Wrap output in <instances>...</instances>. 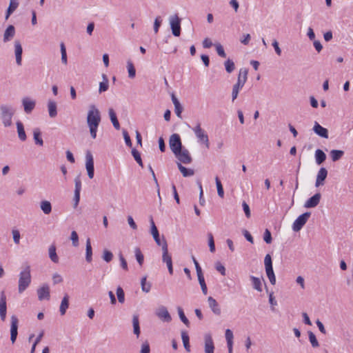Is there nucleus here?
<instances>
[{
    "instance_id": "f257e3e1",
    "label": "nucleus",
    "mask_w": 353,
    "mask_h": 353,
    "mask_svg": "<svg viewBox=\"0 0 353 353\" xmlns=\"http://www.w3.org/2000/svg\"><path fill=\"white\" fill-rule=\"evenodd\" d=\"M101 119V114L99 109L94 105H90L87 115V124L92 139H96L97 137V132Z\"/></svg>"
},
{
    "instance_id": "f03ea898",
    "label": "nucleus",
    "mask_w": 353,
    "mask_h": 353,
    "mask_svg": "<svg viewBox=\"0 0 353 353\" xmlns=\"http://www.w3.org/2000/svg\"><path fill=\"white\" fill-rule=\"evenodd\" d=\"M31 283L30 267L27 265L19 274L18 292L23 293Z\"/></svg>"
},
{
    "instance_id": "7ed1b4c3",
    "label": "nucleus",
    "mask_w": 353,
    "mask_h": 353,
    "mask_svg": "<svg viewBox=\"0 0 353 353\" xmlns=\"http://www.w3.org/2000/svg\"><path fill=\"white\" fill-rule=\"evenodd\" d=\"M14 108L8 105H0V118L5 127H9L12 125V118L14 114Z\"/></svg>"
},
{
    "instance_id": "20e7f679",
    "label": "nucleus",
    "mask_w": 353,
    "mask_h": 353,
    "mask_svg": "<svg viewBox=\"0 0 353 353\" xmlns=\"http://www.w3.org/2000/svg\"><path fill=\"white\" fill-rule=\"evenodd\" d=\"M265 272L272 285L276 283V276L272 267V261L270 254H268L264 259Z\"/></svg>"
},
{
    "instance_id": "39448f33",
    "label": "nucleus",
    "mask_w": 353,
    "mask_h": 353,
    "mask_svg": "<svg viewBox=\"0 0 353 353\" xmlns=\"http://www.w3.org/2000/svg\"><path fill=\"white\" fill-rule=\"evenodd\" d=\"M162 261L165 263L168 269V272L170 274H173V266L172 256L168 252V243L165 239L163 238V242L162 244Z\"/></svg>"
},
{
    "instance_id": "423d86ee",
    "label": "nucleus",
    "mask_w": 353,
    "mask_h": 353,
    "mask_svg": "<svg viewBox=\"0 0 353 353\" xmlns=\"http://www.w3.org/2000/svg\"><path fill=\"white\" fill-rule=\"evenodd\" d=\"M170 150L174 154H177L178 151L183 147L182 145L181 137L178 134H173L170 136L169 140Z\"/></svg>"
},
{
    "instance_id": "0eeeda50",
    "label": "nucleus",
    "mask_w": 353,
    "mask_h": 353,
    "mask_svg": "<svg viewBox=\"0 0 353 353\" xmlns=\"http://www.w3.org/2000/svg\"><path fill=\"white\" fill-rule=\"evenodd\" d=\"M311 216V212H306L297 217L292 225V230L299 232L304 226Z\"/></svg>"
},
{
    "instance_id": "6e6552de",
    "label": "nucleus",
    "mask_w": 353,
    "mask_h": 353,
    "mask_svg": "<svg viewBox=\"0 0 353 353\" xmlns=\"http://www.w3.org/2000/svg\"><path fill=\"white\" fill-rule=\"evenodd\" d=\"M192 130L199 141L203 143L207 148H209L210 143L208 136L201 128V124L198 123Z\"/></svg>"
},
{
    "instance_id": "1a4fd4ad",
    "label": "nucleus",
    "mask_w": 353,
    "mask_h": 353,
    "mask_svg": "<svg viewBox=\"0 0 353 353\" xmlns=\"http://www.w3.org/2000/svg\"><path fill=\"white\" fill-rule=\"evenodd\" d=\"M170 28L174 37H179L181 34V19L177 14L170 17Z\"/></svg>"
},
{
    "instance_id": "9d476101",
    "label": "nucleus",
    "mask_w": 353,
    "mask_h": 353,
    "mask_svg": "<svg viewBox=\"0 0 353 353\" xmlns=\"http://www.w3.org/2000/svg\"><path fill=\"white\" fill-rule=\"evenodd\" d=\"M85 168L88 177L92 179L94 175V159L92 153L88 151L85 154Z\"/></svg>"
},
{
    "instance_id": "9b49d317",
    "label": "nucleus",
    "mask_w": 353,
    "mask_h": 353,
    "mask_svg": "<svg viewBox=\"0 0 353 353\" xmlns=\"http://www.w3.org/2000/svg\"><path fill=\"white\" fill-rule=\"evenodd\" d=\"M174 155L181 163L189 164L192 161V158L191 157L189 151L185 148L181 149V150L178 151L177 154Z\"/></svg>"
},
{
    "instance_id": "f8f14e48",
    "label": "nucleus",
    "mask_w": 353,
    "mask_h": 353,
    "mask_svg": "<svg viewBox=\"0 0 353 353\" xmlns=\"http://www.w3.org/2000/svg\"><path fill=\"white\" fill-rule=\"evenodd\" d=\"M155 314L163 322L169 323L172 321L171 315L166 307L163 305H161L157 309Z\"/></svg>"
},
{
    "instance_id": "ddd939ff",
    "label": "nucleus",
    "mask_w": 353,
    "mask_h": 353,
    "mask_svg": "<svg viewBox=\"0 0 353 353\" xmlns=\"http://www.w3.org/2000/svg\"><path fill=\"white\" fill-rule=\"evenodd\" d=\"M18 324L19 320L14 315L11 316V326H10V340L14 343L18 335Z\"/></svg>"
},
{
    "instance_id": "4468645a",
    "label": "nucleus",
    "mask_w": 353,
    "mask_h": 353,
    "mask_svg": "<svg viewBox=\"0 0 353 353\" xmlns=\"http://www.w3.org/2000/svg\"><path fill=\"white\" fill-rule=\"evenodd\" d=\"M321 199V194L319 192L316 193L312 196L309 198L304 204L305 208H313L316 207Z\"/></svg>"
},
{
    "instance_id": "2eb2a0df",
    "label": "nucleus",
    "mask_w": 353,
    "mask_h": 353,
    "mask_svg": "<svg viewBox=\"0 0 353 353\" xmlns=\"http://www.w3.org/2000/svg\"><path fill=\"white\" fill-rule=\"evenodd\" d=\"M7 305H6V296L4 291L1 292L0 296V318L1 321H4L6 318Z\"/></svg>"
},
{
    "instance_id": "dca6fc26",
    "label": "nucleus",
    "mask_w": 353,
    "mask_h": 353,
    "mask_svg": "<svg viewBox=\"0 0 353 353\" xmlns=\"http://www.w3.org/2000/svg\"><path fill=\"white\" fill-rule=\"evenodd\" d=\"M37 295L39 301L44 299L49 300L50 297V288L48 285L44 284L43 286L37 289Z\"/></svg>"
},
{
    "instance_id": "f3484780",
    "label": "nucleus",
    "mask_w": 353,
    "mask_h": 353,
    "mask_svg": "<svg viewBox=\"0 0 353 353\" xmlns=\"http://www.w3.org/2000/svg\"><path fill=\"white\" fill-rule=\"evenodd\" d=\"M327 176V170L325 168H321L317 173L315 186L319 187L324 184V181Z\"/></svg>"
},
{
    "instance_id": "a211bd4d",
    "label": "nucleus",
    "mask_w": 353,
    "mask_h": 353,
    "mask_svg": "<svg viewBox=\"0 0 353 353\" xmlns=\"http://www.w3.org/2000/svg\"><path fill=\"white\" fill-rule=\"evenodd\" d=\"M14 53L16 57V63L18 65H21L23 48L21 42L19 40L14 41Z\"/></svg>"
},
{
    "instance_id": "6ab92c4d",
    "label": "nucleus",
    "mask_w": 353,
    "mask_h": 353,
    "mask_svg": "<svg viewBox=\"0 0 353 353\" xmlns=\"http://www.w3.org/2000/svg\"><path fill=\"white\" fill-rule=\"evenodd\" d=\"M313 131L322 138L327 139L329 137L327 129L321 126L317 121L314 122Z\"/></svg>"
},
{
    "instance_id": "aec40b11",
    "label": "nucleus",
    "mask_w": 353,
    "mask_h": 353,
    "mask_svg": "<svg viewBox=\"0 0 353 353\" xmlns=\"http://www.w3.org/2000/svg\"><path fill=\"white\" fill-rule=\"evenodd\" d=\"M16 31L15 28L13 25H9L4 31L3 41L4 43H7L11 41Z\"/></svg>"
},
{
    "instance_id": "412c9836",
    "label": "nucleus",
    "mask_w": 353,
    "mask_h": 353,
    "mask_svg": "<svg viewBox=\"0 0 353 353\" xmlns=\"http://www.w3.org/2000/svg\"><path fill=\"white\" fill-rule=\"evenodd\" d=\"M22 104L26 113L30 114L34 110L36 102L28 97H25L22 99Z\"/></svg>"
},
{
    "instance_id": "4be33fe9",
    "label": "nucleus",
    "mask_w": 353,
    "mask_h": 353,
    "mask_svg": "<svg viewBox=\"0 0 353 353\" xmlns=\"http://www.w3.org/2000/svg\"><path fill=\"white\" fill-rule=\"evenodd\" d=\"M214 345L210 334L205 335V353H214Z\"/></svg>"
},
{
    "instance_id": "5701e85b",
    "label": "nucleus",
    "mask_w": 353,
    "mask_h": 353,
    "mask_svg": "<svg viewBox=\"0 0 353 353\" xmlns=\"http://www.w3.org/2000/svg\"><path fill=\"white\" fill-rule=\"evenodd\" d=\"M209 307L212 310V312L216 315H220L221 313V308L217 301L212 296H209L208 299Z\"/></svg>"
},
{
    "instance_id": "b1692460",
    "label": "nucleus",
    "mask_w": 353,
    "mask_h": 353,
    "mask_svg": "<svg viewBox=\"0 0 353 353\" xmlns=\"http://www.w3.org/2000/svg\"><path fill=\"white\" fill-rule=\"evenodd\" d=\"M248 69L246 68H241L238 75L237 82L240 85L243 86L247 81Z\"/></svg>"
},
{
    "instance_id": "393cba45",
    "label": "nucleus",
    "mask_w": 353,
    "mask_h": 353,
    "mask_svg": "<svg viewBox=\"0 0 353 353\" xmlns=\"http://www.w3.org/2000/svg\"><path fill=\"white\" fill-rule=\"evenodd\" d=\"M16 125L19 139L21 141H25L27 139V136L24 130L23 124L20 121H18Z\"/></svg>"
},
{
    "instance_id": "a878e982",
    "label": "nucleus",
    "mask_w": 353,
    "mask_h": 353,
    "mask_svg": "<svg viewBox=\"0 0 353 353\" xmlns=\"http://www.w3.org/2000/svg\"><path fill=\"white\" fill-rule=\"evenodd\" d=\"M48 109L50 117L54 118L57 115V107L55 101L50 100L48 103Z\"/></svg>"
},
{
    "instance_id": "bb28decb",
    "label": "nucleus",
    "mask_w": 353,
    "mask_h": 353,
    "mask_svg": "<svg viewBox=\"0 0 353 353\" xmlns=\"http://www.w3.org/2000/svg\"><path fill=\"white\" fill-rule=\"evenodd\" d=\"M315 160L317 165H321L326 159L325 153L321 149L315 151Z\"/></svg>"
},
{
    "instance_id": "cd10ccee",
    "label": "nucleus",
    "mask_w": 353,
    "mask_h": 353,
    "mask_svg": "<svg viewBox=\"0 0 353 353\" xmlns=\"http://www.w3.org/2000/svg\"><path fill=\"white\" fill-rule=\"evenodd\" d=\"M109 117L110 119L111 122L112 123L113 126L115 129L119 130L120 129V124L117 119V114L114 112V110L112 108H110L108 110Z\"/></svg>"
},
{
    "instance_id": "c85d7f7f",
    "label": "nucleus",
    "mask_w": 353,
    "mask_h": 353,
    "mask_svg": "<svg viewBox=\"0 0 353 353\" xmlns=\"http://www.w3.org/2000/svg\"><path fill=\"white\" fill-rule=\"evenodd\" d=\"M85 260L88 263H90L92 260V248L90 243V239L89 238L86 241Z\"/></svg>"
},
{
    "instance_id": "c756f323",
    "label": "nucleus",
    "mask_w": 353,
    "mask_h": 353,
    "mask_svg": "<svg viewBox=\"0 0 353 353\" xmlns=\"http://www.w3.org/2000/svg\"><path fill=\"white\" fill-rule=\"evenodd\" d=\"M68 307H69V296L66 294L63 296V298L61 301V305H60V307H59V311H60V313L61 315H64L65 314L66 310L68 308Z\"/></svg>"
},
{
    "instance_id": "7c9ffc66",
    "label": "nucleus",
    "mask_w": 353,
    "mask_h": 353,
    "mask_svg": "<svg viewBox=\"0 0 353 353\" xmlns=\"http://www.w3.org/2000/svg\"><path fill=\"white\" fill-rule=\"evenodd\" d=\"M250 279L252 281V288L258 292H262V281L261 279L254 276H250Z\"/></svg>"
},
{
    "instance_id": "2f4dec72",
    "label": "nucleus",
    "mask_w": 353,
    "mask_h": 353,
    "mask_svg": "<svg viewBox=\"0 0 353 353\" xmlns=\"http://www.w3.org/2000/svg\"><path fill=\"white\" fill-rule=\"evenodd\" d=\"M177 166L184 177L191 176L194 174V170L184 167L181 163H177Z\"/></svg>"
},
{
    "instance_id": "473e14b6",
    "label": "nucleus",
    "mask_w": 353,
    "mask_h": 353,
    "mask_svg": "<svg viewBox=\"0 0 353 353\" xmlns=\"http://www.w3.org/2000/svg\"><path fill=\"white\" fill-rule=\"evenodd\" d=\"M49 257L51 261L55 263L59 262V257L57 254L56 252V246L54 245H51L48 249Z\"/></svg>"
},
{
    "instance_id": "72a5a7b5",
    "label": "nucleus",
    "mask_w": 353,
    "mask_h": 353,
    "mask_svg": "<svg viewBox=\"0 0 353 353\" xmlns=\"http://www.w3.org/2000/svg\"><path fill=\"white\" fill-rule=\"evenodd\" d=\"M40 208L45 214H49L52 212V205L48 201H41Z\"/></svg>"
},
{
    "instance_id": "f704fd0d",
    "label": "nucleus",
    "mask_w": 353,
    "mask_h": 353,
    "mask_svg": "<svg viewBox=\"0 0 353 353\" xmlns=\"http://www.w3.org/2000/svg\"><path fill=\"white\" fill-rule=\"evenodd\" d=\"M102 78H103V81L99 83V93L105 92L106 90H108V89L109 88L108 79V77L106 76V74H103Z\"/></svg>"
},
{
    "instance_id": "c9c22d12",
    "label": "nucleus",
    "mask_w": 353,
    "mask_h": 353,
    "mask_svg": "<svg viewBox=\"0 0 353 353\" xmlns=\"http://www.w3.org/2000/svg\"><path fill=\"white\" fill-rule=\"evenodd\" d=\"M41 131L39 128H35L33 131V137L34 142L37 145L42 146L43 145V141L41 137Z\"/></svg>"
},
{
    "instance_id": "e433bc0d",
    "label": "nucleus",
    "mask_w": 353,
    "mask_h": 353,
    "mask_svg": "<svg viewBox=\"0 0 353 353\" xmlns=\"http://www.w3.org/2000/svg\"><path fill=\"white\" fill-rule=\"evenodd\" d=\"M133 332L137 336L140 334V326L138 315H134L132 318Z\"/></svg>"
},
{
    "instance_id": "4c0bfd02",
    "label": "nucleus",
    "mask_w": 353,
    "mask_h": 353,
    "mask_svg": "<svg viewBox=\"0 0 353 353\" xmlns=\"http://www.w3.org/2000/svg\"><path fill=\"white\" fill-rule=\"evenodd\" d=\"M344 154V152L340 150H332L330 152V157L333 161H337L342 158Z\"/></svg>"
},
{
    "instance_id": "58836bf2",
    "label": "nucleus",
    "mask_w": 353,
    "mask_h": 353,
    "mask_svg": "<svg viewBox=\"0 0 353 353\" xmlns=\"http://www.w3.org/2000/svg\"><path fill=\"white\" fill-rule=\"evenodd\" d=\"M181 339L183 341L184 348L185 349V350L187 352H190V338L186 332L183 331L181 332Z\"/></svg>"
},
{
    "instance_id": "ea45409f",
    "label": "nucleus",
    "mask_w": 353,
    "mask_h": 353,
    "mask_svg": "<svg viewBox=\"0 0 353 353\" xmlns=\"http://www.w3.org/2000/svg\"><path fill=\"white\" fill-rule=\"evenodd\" d=\"M197 276H198V280H199V284L201 285V290H202L203 293L204 294H207L208 288H207V285H206L203 273L198 274Z\"/></svg>"
},
{
    "instance_id": "a19ab883",
    "label": "nucleus",
    "mask_w": 353,
    "mask_h": 353,
    "mask_svg": "<svg viewBox=\"0 0 353 353\" xmlns=\"http://www.w3.org/2000/svg\"><path fill=\"white\" fill-rule=\"evenodd\" d=\"M127 68L128 72V77L130 79H133L136 75V70L135 68L131 61H128L127 63Z\"/></svg>"
},
{
    "instance_id": "79ce46f5",
    "label": "nucleus",
    "mask_w": 353,
    "mask_h": 353,
    "mask_svg": "<svg viewBox=\"0 0 353 353\" xmlns=\"http://www.w3.org/2000/svg\"><path fill=\"white\" fill-rule=\"evenodd\" d=\"M178 314L181 321L187 326L189 327L190 321L188 318L185 316L183 310L181 307H177Z\"/></svg>"
},
{
    "instance_id": "37998d69",
    "label": "nucleus",
    "mask_w": 353,
    "mask_h": 353,
    "mask_svg": "<svg viewBox=\"0 0 353 353\" xmlns=\"http://www.w3.org/2000/svg\"><path fill=\"white\" fill-rule=\"evenodd\" d=\"M132 155L133 156L134 160L137 161V163L141 166V167H143V161H142V159H141V154L140 152L136 150L135 148H133L132 150Z\"/></svg>"
},
{
    "instance_id": "c03bdc74",
    "label": "nucleus",
    "mask_w": 353,
    "mask_h": 353,
    "mask_svg": "<svg viewBox=\"0 0 353 353\" xmlns=\"http://www.w3.org/2000/svg\"><path fill=\"white\" fill-rule=\"evenodd\" d=\"M225 70L228 73L232 72L235 69V65L232 60L228 59L224 63Z\"/></svg>"
},
{
    "instance_id": "a18cd8bd",
    "label": "nucleus",
    "mask_w": 353,
    "mask_h": 353,
    "mask_svg": "<svg viewBox=\"0 0 353 353\" xmlns=\"http://www.w3.org/2000/svg\"><path fill=\"white\" fill-rule=\"evenodd\" d=\"M134 253L138 263L141 266L143 263L144 256L139 248H135Z\"/></svg>"
},
{
    "instance_id": "49530a36",
    "label": "nucleus",
    "mask_w": 353,
    "mask_h": 353,
    "mask_svg": "<svg viewBox=\"0 0 353 353\" xmlns=\"http://www.w3.org/2000/svg\"><path fill=\"white\" fill-rule=\"evenodd\" d=\"M225 339L227 341V345L228 346L233 345L234 336H233V332H232V330L230 329H227L225 330Z\"/></svg>"
},
{
    "instance_id": "de8ad7c7",
    "label": "nucleus",
    "mask_w": 353,
    "mask_h": 353,
    "mask_svg": "<svg viewBox=\"0 0 353 353\" xmlns=\"http://www.w3.org/2000/svg\"><path fill=\"white\" fill-rule=\"evenodd\" d=\"M243 86L240 85L239 83H235L232 87V101H234L238 97L239 90L243 88Z\"/></svg>"
},
{
    "instance_id": "09e8293b",
    "label": "nucleus",
    "mask_w": 353,
    "mask_h": 353,
    "mask_svg": "<svg viewBox=\"0 0 353 353\" xmlns=\"http://www.w3.org/2000/svg\"><path fill=\"white\" fill-rule=\"evenodd\" d=\"M215 181H216V188H217L218 195L221 198H223L224 196V190H223L222 183L218 176H216L215 178Z\"/></svg>"
},
{
    "instance_id": "8fccbe9b",
    "label": "nucleus",
    "mask_w": 353,
    "mask_h": 353,
    "mask_svg": "<svg viewBox=\"0 0 353 353\" xmlns=\"http://www.w3.org/2000/svg\"><path fill=\"white\" fill-rule=\"evenodd\" d=\"M308 336L310 342L311 343V345L313 347H317L319 346V343L316 339V337L312 332H308Z\"/></svg>"
},
{
    "instance_id": "3c124183",
    "label": "nucleus",
    "mask_w": 353,
    "mask_h": 353,
    "mask_svg": "<svg viewBox=\"0 0 353 353\" xmlns=\"http://www.w3.org/2000/svg\"><path fill=\"white\" fill-rule=\"evenodd\" d=\"M117 296L119 302L123 303L125 301V293L122 288L120 286L117 288Z\"/></svg>"
},
{
    "instance_id": "603ef678",
    "label": "nucleus",
    "mask_w": 353,
    "mask_h": 353,
    "mask_svg": "<svg viewBox=\"0 0 353 353\" xmlns=\"http://www.w3.org/2000/svg\"><path fill=\"white\" fill-rule=\"evenodd\" d=\"M214 46L216 48V50L218 55L221 57L225 58L226 54L225 52V50H224L222 45L219 43H217L214 44Z\"/></svg>"
},
{
    "instance_id": "864d4df0",
    "label": "nucleus",
    "mask_w": 353,
    "mask_h": 353,
    "mask_svg": "<svg viewBox=\"0 0 353 353\" xmlns=\"http://www.w3.org/2000/svg\"><path fill=\"white\" fill-rule=\"evenodd\" d=\"M208 245L210 248V251L211 252H215V244H214V236L212 233H208Z\"/></svg>"
},
{
    "instance_id": "5fc2aeb1",
    "label": "nucleus",
    "mask_w": 353,
    "mask_h": 353,
    "mask_svg": "<svg viewBox=\"0 0 353 353\" xmlns=\"http://www.w3.org/2000/svg\"><path fill=\"white\" fill-rule=\"evenodd\" d=\"M61 47V61L64 64H67L68 59H67V53H66V49L65 47V45L63 43H61L60 45Z\"/></svg>"
},
{
    "instance_id": "6e6d98bb",
    "label": "nucleus",
    "mask_w": 353,
    "mask_h": 353,
    "mask_svg": "<svg viewBox=\"0 0 353 353\" xmlns=\"http://www.w3.org/2000/svg\"><path fill=\"white\" fill-rule=\"evenodd\" d=\"M75 189L74 192H81V175L79 174L74 179Z\"/></svg>"
},
{
    "instance_id": "4d7b16f0",
    "label": "nucleus",
    "mask_w": 353,
    "mask_h": 353,
    "mask_svg": "<svg viewBox=\"0 0 353 353\" xmlns=\"http://www.w3.org/2000/svg\"><path fill=\"white\" fill-rule=\"evenodd\" d=\"M150 226H151L150 227L151 234L152 235V236H157V234H159V230H158L157 226L155 225V223L152 217L150 218Z\"/></svg>"
},
{
    "instance_id": "13d9d810",
    "label": "nucleus",
    "mask_w": 353,
    "mask_h": 353,
    "mask_svg": "<svg viewBox=\"0 0 353 353\" xmlns=\"http://www.w3.org/2000/svg\"><path fill=\"white\" fill-rule=\"evenodd\" d=\"M123 138H124L125 144L128 147L131 148L132 145V141H131L130 137L128 131L125 129L123 130Z\"/></svg>"
},
{
    "instance_id": "bf43d9fd",
    "label": "nucleus",
    "mask_w": 353,
    "mask_h": 353,
    "mask_svg": "<svg viewBox=\"0 0 353 353\" xmlns=\"http://www.w3.org/2000/svg\"><path fill=\"white\" fill-rule=\"evenodd\" d=\"M70 239L72 241V245L74 247H77L79 245V236L75 231H72L71 233Z\"/></svg>"
},
{
    "instance_id": "052dcab7",
    "label": "nucleus",
    "mask_w": 353,
    "mask_h": 353,
    "mask_svg": "<svg viewBox=\"0 0 353 353\" xmlns=\"http://www.w3.org/2000/svg\"><path fill=\"white\" fill-rule=\"evenodd\" d=\"M263 240L268 244H270L272 243V234H271V232H270V230L268 229H266L265 230V232L263 234Z\"/></svg>"
},
{
    "instance_id": "680f3d73",
    "label": "nucleus",
    "mask_w": 353,
    "mask_h": 353,
    "mask_svg": "<svg viewBox=\"0 0 353 353\" xmlns=\"http://www.w3.org/2000/svg\"><path fill=\"white\" fill-rule=\"evenodd\" d=\"M162 19L160 16L157 17L154 22V31L155 33L159 32V29L161 25Z\"/></svg>"
},
{
    "instance_id": "e2e57ef3",
    "label": "nucleus",
    "mask_w": 353,
    "mask_h": 353,
    "mask_svg": "<svg viewBox=\"0 0 353 353\" xmlns=\"http://www.w3.org/2000/svg\"><path fill=\"white\" fill-rule=\"evenodd\" d=\"M112 258H113V254L110 251L107 250H105L103 251V259L105 261L108 263L112 261Z\"/></svg>"
},
{
    "instance_id": "0e129e2a",
    "label": "nucleus",
    "mask_w": 353,
    "mask_h": 353,
    "mask_svg": "<svg viewBox=\"0 0 353 353\" xmlns=\"http://www.w3.org/2000/svg\"><path fill=\"white\" fill-rule=\"evenodd\" d=\"M12 237L14 243L19 244L20 241V232L18 230H12Z\"/></svg>"
},
{
    "instance_id": "69168bd1",
    "label": "nucleus",
    "mask_w": 353,
    "mask_h": 353,
    "mask_svg": "<svg viewBox=\"0 0 353 353\" xmlns=\"http://www.w3.org/2000/svg\"><path fill=\"white\" fill-rule=\"evenodd\" d=\"M242 207L246 217L250 218L251 216V212L248 204L245 201H243Z\"/></svg>"
},
{
    "instance_id": "338daca9",
    "label": "nucleus",
    "mask_w": 353,
    "mask_h": 353,
    "mask_svg": "<svg viewBox=\"0 0 353 353\" xmlns=\"http://www.w3.org/2000/svg\"><path fill=\"white\" fill-rule=\"evenodd\" d=\"M216 270L221 273V275H225V267L220 263L217 262L215 265Z\"/></svg>"
},
{
    "instance_id": "774afa93",
    "label": "nucleus",
    "mask_w": 353,
    "mask_h": 353,
    "mask_svg": "<svg viewBox=\"0 0 353 353\" xmlns=\"http://www.w3.org/2000/svg\"><path fill=\"white\" fill-rule=\"evenodd\" d=\"M150 348L148 342L145 341L142 343L140 353H150Z\"/></svg>"
}]
</instances>
